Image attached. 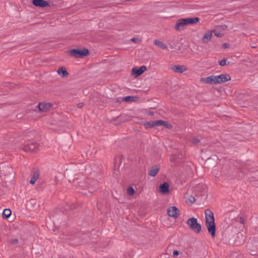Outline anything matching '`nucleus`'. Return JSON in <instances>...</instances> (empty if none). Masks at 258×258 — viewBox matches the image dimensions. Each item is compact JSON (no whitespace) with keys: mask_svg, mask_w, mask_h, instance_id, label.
Instances as JSON below:
<instances>
[{"mask_svg":"<svg viewBox=\"0 0 258 258\" xmlns=\"http://www.w3.org/2000/svg\"><path fill=\"white\" fill-rule=\"evenodd\" d=\"M145 125L146 128H152L155 126H157L156 121L152 120L147 122Z\"/></svg>","mask_w":258,"mask_h":258,"instance_id":"6ab92c4d","label":"nucleus"},{"mask_svg":"<svg viewBox=\"0 0 258 258\" xmlns=\"http://www.w3.org/2000/svg\"><path fill=\"white\" fill-rule=\"evenodd\" d=\"M200 18L198 17L179 19L177 21L175 26V29L177 31H180L184 30L187 25L197 23L200 21Z\"/></svg>","mask_w":258,"mask_h":258,"instance_id":"f03ea898","label":"nucleus"},{"mask_svg":"<svg viewBox=\"0 0 258 258\" xmlns=\"http://www.w3.org/2000/svg\"><path fill=\"white\" fill-rule=\"evenodd\" d=\"M134 192H135L134 189L132 187L130 186L127 188V193L128 195L132 196L134 194Z\"/></svg>","mask_w":258,"mask_h":258,"instance_id":"b1692460","label":"nucleus"},{"mask_svg":"<svg viewBox=\"0 0 258 258\" xmlns=\"http://www.w3.org/2000/svg\"><path fill=\"white\" fill-rule=\"evenodd\" d=\"M214 33H215V35L218 37H221L223 35L222 34H221L220 33H217L215 31H214Z\"/></svg>","mask_w":258,"mask_h":258,"instance_id":"c756f323","label":"nucleus"},{"mask_svg":"<svg viewBox=\"0 0 258 258\" xmlns=\"http://www.w3.org/2000/svg\"><path fill=\"white\" fill-rule=\"evenodd\" d=\"M11 214V211L9 209H6L4 210L3 212V217H5L6 218H9Z\"/></svg>","mask_w":258,"mask_h":258,"instance_id":"aec40b11","label":"nucleus"},{"mask_svg":"<svg viewBox=\"0 0 258 258\" xmlns=\"http://www.w3.org/2000/svg\"><path fill=\"white\" fill-rule=\"evenodd\" d=\"M231 80V77L227 74H223L218 76H211L206 78H202L201 81L207 84H217L226 82Z\"/></svg>","mask_w":258,"mask_h":258,"instance_id":"f257e3e1","label":"nucleus"},{"mask_svg":"<svg viewBox=\"0 0 258 258\" xmlns=\"http://www.w3.org/2000/svg\"><path fill=\"white\" fill-rule=\"evenodd\" d=\"M147 70V68L145 66L141 67L139 69L134 68L132 69V72L136 75L137 77L140 76Z\"/></svg>","mask_w":258,"mask_h":258,"instance_id":"9d476101","label":"nucleus"},{"mask_svg":"<svg viewBox=\"0 0 258 258\" xmlns=\"http://www.w3.org/2000/svg\"><path fill=\"white\" fill-rule=\"evenodd\" d=\"M32 4L36 7L44 8L49 6V3L44 0H33Z\"/></svg>","mask_w":258,"mask_h":258,"instance_id":"6e6552de","label":"nucleus"},{"mask_svg":"<svg viewBox=\"0 0 258 258\" xmlns=\"http://www.w3.org/2000/svg\"><path fill=\"white\" fill-rule=\"evenodd\" d=\"M240 222H241V223L244 224V219L242 218H240Z\"/></svg>","mask_w":258,"mask_h":258,"instance_id":"72a5a7b5","label":"nucleus"},{"mask_svg":"<svg viewBox=\"0 0 258 258\" xmlns=\"http://www.w3.org/2000/svg\"><path fill=\"white\" fill-rule=\"evenodd\" d=\"M38 177L39 173L37 171L34 172L32 176L31 177L29 181L30 183L31 184H34L36 181L38 179Z\"/></svg>","mask_w":258,"mask_h":258,"instance_id":"a211bd4d","label":"nucleus"},{"mask_svg":"<svg viewBox=\"0 0 258 258\" xmlns=\"http://www.w3.org/2000/svg\"><path fill=\"white\" fill-rule=\"evenodd\" d=\"M165 126V127H166L167 128L170 129V128H171V127H172V125H171V124H168V123H167V125H166V126Z\"/></svg>","mask_w":258,"mask_h":258,"instance_id":"2f4dec72","label":"nucleus"},{"mask_svg":"<svg viewBox=\"0 0 258 258\" xmlns=\"http://www.w3.org/2000/svg\"><path fill=\"white\" fill-rule=\"evenodd\" d=\"M179 251L178 250H174L173 252V256L174 257L177 256L179 254Z\"/></svg>","mask_w":258,"mask_h":258,"instance_id":"cd10ccee","label":"nucleus"},{"mask_svg":"<svg viewBox=\"0 0 258 258\" xmlns=\"http://www.w3.org/2000/svg\"><path fill=\"white\" fill-rule=\"evenodd\" d=\"M206 225L209 233L213 237H214L215 236L216 232V226L215 222H209L206 223Z\"/></svg>","mask_w":258,"mask_h":258,"instance_id":"39448f33","label":"nucleus"},{"mask_svg":"<svg viewBox=\"0 0 258 258\" xmlns=\"http://www.w3.org/2000/svg\"><path fill=\"white\" fill-rule=\"evenodd\" d=\"M189 228L196 233H199L201 231V225L198 223L197 219L194 217L189 218L186 221Z\"/></svg>","mask_w":258,"mask_h":258,"instance_id":"7ed1b4c3","label":"nucleus"},{"mask_svg":"<svg viewBox=\"0 0 258 258\" xmlns=\"http://www.w3.org/2000/svg\"><path fill=\"white\" fill-rule=\"evenodd\" d=\"M168 215L171 217L176 218L179 215L178 209L175 206L170 207L167 210Z\"/></svg>","mask_w":258,"mask_h":258,"instance_id":"423d86ee","label":"nucleus"},{"mask_svg":"<svg viewBox=\"0 0 258 258\" xmlns=\"http://www.w3.org/2000/svg\"><path fill=\"white\" fill-rule=\"evenodd\" d=\"M212 37V32H207L203 38V41L204 43H207L209 40H210Z\"/></svg>","mask_w":258,"mask_h":258,"instance_id":"f3484780","label":"nucleus"},{"mask_svg":"<svg viewBox=\"0 0 258 258\" xmlns=\"http://www.w3.org/2000/svg\"><path fill=\"white\" fill-rule=\"evenodd\" d=\"M58 74L62 77H65L68 76L69 74L66 69L63 67L59 68L57 71Z\"/></svg>","mask_w":258,"mask_h":258,"instance_id":"2eb2a0df","label":"nucleus"},{"mask_svg":"<svg viewBox=\"0 0 258 258\" xmlns=\"http://www.w3.org/2000/svg\"><path fill=\"white\" fill-rule=\"evenodd\" d=\"M160 170V167L158 166H153L150 169L148 174L152 177L155 176Z\"/></svg>","mask_w":258,"mask_h":258,"instance_id":"ddd939ff","label":"nucleus"},{"mask_svg":"<svg viewBox=\"0 0 258 258\" xmlns=\"http://www.w3.org/2000/svg\"><path fill=\"white\" fill-rule=\"evenodd\" d=\"M131 41H133V42H134L135 43H138V42H139L140 40H139V38H137L134 37V38H132L131 39Z\"/></svg>","mask_w":258,"mask_h":258,"instance_id":"bb28decb","label":"nucleus"},{"mask_svg":"<svg viewBox=\"0 0 258 258\" xmlns=\"http://www.w3.org/2000/svg\"><path fill=\"white\" fill-rule=\"evenodd\" d=\"M189 141L194 144H197L200 142V140L196 137H191L189 139Z\"/></svg>","mask_w":258,"mask_h":258,"instance_id":"4be33fe9","label":"nucleus"},{"mask_svg":"<svg viewBox=\"0 0 258 258\" xmlns=\"http://www.w3.org/2000/svg\"><path fill=\"white\" fill-rule=\"evenodd\" d=\"M219 64L221 66H225L226 65V59H223L219 61Z\"/></svg>","mask_w":258,"mask_h":258,"instance_id":"393cba45","label":"nucleus"},{"mask_svg":"<svg viewBox=\"0 0 258 258\" xmlns=\"http://www.w3.org/2000/svg\"><path fill=\"white\" fill-rule=\"evenodd\" d=\"M51 106V104L49 103H39L38 104V108L39 110L42 111H47L50 108Z\"/></svg>","mask_w":258,"mask_h":258,"instance_id":"9b49d317","label":"nucleus"},{"mask_svg":"<svg viewBox=\"0 0 258 258\" xmlns=\"http://www.w3.org/2000/svg\"><path fill=\"white\" fill-rule=\"evenodd\" d=\"M188 201L190 203V204H192L196 202V199L194 197L191 196L188 199Z\"/></svg>","mask_w":258,"mask_h":258,"instance_id":"a878e982","label":"nucleus"},{"mask_svg":"<svg viewBox=\"0 0 258 258\" xmlns=\"http://www.w3.org/2000/svg\"><path fill=\"white\" fill-rule=\"evenodd\" d=\"M149 114H150V115H153V113H152V112H150V113H149Z\"/></svg>","mask_w":258,"mask_h":258,"instance_id":"f704fd0d","label":"nucleus"},{"mask_svg":"<svg viewBox=\"0 0 258 258\" xmlns=\"http://www.w3.org/2000/svg\"><path fill=\"white\" fill-rule=\"evenodd\" d=\"M154 44L155 45L158 46L159 47L163 49H166L167 48V46L166 44H165L163 42L156 39L153 42Z\"/></svg>","mask_w":258,"mask_h":258,"instance_id":"dca6fc26","label":"nucleus"},{"mask_svg":"<svg viewBox=\"0 0 258 258\" xmlns=\"http://www.w3.org/2000/svg\"><path fill=\"white\" fill-rule=\"evenodd\" d=\"M89 53V50L86 48L83 49H73L70 51V55L76 58H82L88 55Z\"/></svg>","mask_w":258,"mask_h":258,"instance_id":"20e7f679","label":"nucleus"},{"mask_svg":"<svg viewBox=\"0 0 258 258\" xmlns=\"http://www.w3.org/2000/svg\"><path fill=\"white\" fill-rule=\"evenodd\" d=\"M156 124H157V126H166V125H167V122H166V121H163L162 120H156Z\"/></svg>","mask_w":258,"mask_h":258,"instance_id":"412c9836","label":"nucleus"},{"mask_svg":"<svg viewBox=\"0 0 258 258\" xmlns=\"http://www.w3.org/2000/svg\"><path fill=\"white\" fill-rule=\"evenodd\" d=\"M83 105H84V104L83 103H79L77 104V107L78 108H81L83 106Z\"/></svg>","mask_w":258,"mask_h":258,"instance_id":"7c9ffc66","label":"nucleus"},{"mask_svg":"<svg viewBox=\"0 0 258 258\" xmlns=\"http://www.w3.org/2000/svg\"><path fill=\"white\" fill-rule=\"evenodd\" d=\"M171 70L178 73H182L186 70V69L184 66H177L175 65L171 67Z\"/></svg>","mask_w":258,"mask_h":258,"instance_id":"f8f14e48","label":"nucleus"},{"mask_svg":"<svg viewBox=\"0 0 258 258\" xmlns=\"http://www.w3.org/2000/svg\"><path fill=\"white\" fill-rule=\"evenodd\" d=\"M228 46H229V44L227 43H224L223 44V47H224L225 48L228 47Z\"/></svg>","mask_w":258,"mask_h":258,"instance_id":"473e14b6","label":"nucleus"},{"mask_svg":"<svg viewBox=\"0 0 258 258\" xmlns=\"http://www.w3.org/2000/svg\"><path fill=\"white\" fill-rule=\"evenodd\" d=\"M10 243L13 245H18L19 244V240L17 238H12L10 240Z\"/></svg>","mask_w":258,"mask_h":258,"instance_id":"5701e85b","label":"nucleus"},{"mask_svg":"<svg viewBox=\"0 0 258 258\" xmlns=\"http://www.w3.org/2000/svg\"><path fill=\"white\" fill-rule=\"evenodd\" d=\"M206 223L215 222V219L213 212L209 209L205 211Z\"/></svg>","mask_w":258,"mask_h":258,"instance_id":"0eeeda50","label":"nucleus"},{"mask_svg":"<svg viewBox=\"0 0 258 258\" xmlns=\"http://www.w3.org/2000/svg\"><path fill=\"white\" fill-rule=\"evenodd\" d=\"M160 192L163 194H166L169 192V185L167 182L161 184L159 187Z\"/></svg>","mask_w":258,"mask_h":258,"instance_id":"4468645a","label":"nucleus"},{"mask_svg":"<svg viewBox=\"0 0 258 258\" xmlns=\"http://www.w3.org/2000/svg\"><path fill=\"white\" fill-rule=\"evenodd\" d=\"M38 148V145L36 143H32L27 146H26L24 148V150L26 152L31 151V152H35L37 150Z\"/></svg>","mask_w":258,"mask_h":258,"instance_id":"1a4fd4ad","label":"nucleus"},{"mask_svg":"<svg viewBox=\"0 0 258 258\" xmlns=\"http://www.w3.org/2000/svg\"><path fill=\"white\" fill-rule=\"evenodd\" d=\"M132 98H133L132 96H126L124 98V100L125 101H128Z\"/></svg>","mask_w":258,"mask_h":258,"instance_id":"c85d7f7f","label":"nucleus"}]
</instances>
